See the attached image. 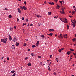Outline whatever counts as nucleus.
<instances>
[{
  "label": "nucleus",
  "instance_id": "obj_1",
  "mask_svg": "<svg viewBox=\"0 0 76 76\" xmlns=\"http://www.w3.org/2000/svg\"><path fill=\"white\" fill-rule=\"evenodd\" d=\"M61 10L62 11H60V13L61 14H65V12H64V8H62Z\"/></svg>",
  "mask_w": 76,
  "mask_h": 76
},
{
  "label": "nucleus",
  "instance_id": "obj_2",
  "mask_svg": "<svg viewBox=\"0 0 76 76\" xmlns=\"http://www.w3.org/2000/svg\"><path fill=\"white\" fill-rule=\"evenodd\" d=\"M1 42H3V43H4V44H6L7 42L4 40V39H2L1 40Z\"/></svg>",
  "mask_w": 76,
  "mask_h": 76
},
{
  "label": "nucleus",
  "instance_id": "obj_3",
  "mask_svg": "<svg viewBox=\"0 0 76 76\" xmlns=\"http://www.w3.org/2000/svg\"><path fill=\"white\" fill-rule=\"evenodd\" d=\"M17 10L18 12H19V13L20 14L22 13V12L21 11V10L20 9V8H18L17 9Z\"/></svg>",
  "mask_w": 76,
  "mask_h": 76
},
{
  "label": "nucleus",
  "instance_id": "obj_4",
  "mask_svg": "<svg viewBox=\"0 0 76 76\" xmlns=\"http://www.w3.org/2000/svg\"><path fill=\"white\" fill-rule=\"evenodd\" d=\"M39 26H41V25H43V23H42L41 22H40L38 23Z\"/></svg>",
  "mask_w": 76,
  "mask_h": 76
},
{
  "label": "nucleus",
  "instance_id": "obj_5",
  "mask_svg": "<svg viewBox=\"0 0 76 76\" xmlns=\"http://www.w3.org/2000/svg\"><path fill=\"white\" fill-rule=\"evenodd\" d=\"M60 6L59 5H57V6H56V9H60Z\"/></svg>",
  "mask_w": 76,
  "mask_h": 76
},
{
  "label": "nucleus",
  "instance_id": "obj_6",
  "mask_svg": "<svg viewBox=\"0 0 76 76\" xmlns=\"http://www.w3.org/2000/svg\"><path fill=\"white\" fill-rule=\"evenodd\" d=\"M11 48L13 50H15V46L14 45H12L11 47Z\"/></svg>",
  "mask_w": 76,
  "mask_h": 76
},
{
  "label": "nucleus",
  "instance_id": "obj_7",
  "mask_svg": "<svg viewBox=\"0 0 76 76\" xmlns=\"http://www.w3.org/2000/svg\"><path fill=\"white\" fill-rule=\"evenodd\" d=\"M20 9L22 10L23 11V7L22 6H20Z\"/></svg>",
  "mask_w": 76,
  "mask_h": 76
},
{
  "label": "nucleus",
  "instance_id": "obj_8",
  "mask_svg": "<svg viewBox=\"0 0 76 76\" xmlns=\"http://www.w3.org/2000/svg\"><path fill=\"white\" fill-rule=\"evenodd\" d=\"M58 37L61 39H63V36H61V35H60L58 36Z\"/></svg>",
  "mask_w": 76,
  "mask_h": 76
},
{
  "label": "nucleus",
  "instance_id": "obj_9",
  "mask_svg": "<svg viewBox=\"0 0 76 76\" xmlns=\"http://www.w3.org/2000/svg\"><path fill=\"white\" fill-rule=\"evenodd\" d=\"M27 66H29V67H31V62H29L27 64Z\"/></svg>",
  "mask_w": 76,
  "mask_h": 76
},
{
  "label": "nucleus",
  "instance_id": "obj_10",
  "mask_svg": "<svg viewBox=\"0 0 76 76\" xmlns=\"http://www.w3.org/2000/svg\"><path fill=\"white\" fill-rule=\"evenodd\" d=\"M23 9L25 10H27L28 9V8L26 7L25 6H23Z\"/></svg>",
  "mask_w": 76,
  "mask_h": 76
},
{
  "label": "nucleus",
  "instance_id": "obj_11",
  "mask_svg": "<svg viewBox=\"0 0 76 76\" xmlns=\"http://www.w3.org/2000/svg\"><path fill=\"white\" fill-rule=\"evenodd\" d=\"M13 41L14 42H16V41H17V39L16 38L14 37L13 39Z\"/></svg>",
  "mask_w": 76,
  "mask_h": 76
},
{
  "label": "nucleus",
  "instance_id": "obj_12",
  "mask_svg": "<svg viewBox=\"0 0 76 76\" xmlns=\"http://www.w3.org/2000/svg\"><path fill=\"white\" fill-rule=\"evenodd\" d=\"M64 20L65 21L64 22V23H66L67 22V19L65 18Z\"/></svg>",
  "mask_w": 76,
  "mask_h": 76
},
{
  "label": "nucleus",
  "instance_id": "obj_13",
  "mask_svg": "<svg viewBox=\"0 0 76 76\" xmlns=\"http://www.w3.org/2000/svg\"><path fill=\"white\" fill-rule=\"evenodd\" d=\"M40 37H42V38L44 39L45 38V36H44V35H41Z\"/></svg>",
  "mask_w": 76,
  "mask_h": 76
},
{
  "label": "nucleus",
  "instance_id": "obj_14",
  "mask_svg": "<svg viewBox=\"0 0 76 76\" xmlns=\"http://www.w3.org/2000/svg\"><path fill=\"white\" fill-rule=\"evenodd\" d=\"M16 45L17 46H19V43H17L16 42Z\"/></svg>",
  "mask_w": 76,
  "mask_h": 76
},
{
  "label": "nucleus",
  "instance_id": "obj_15",
  "mask_svg": "<svg viewBox=\"0 0 76 76\" xmlns=\"http://www.w3.org/2000/svg\"><path fill=\"white\" fill-rule=\"evenodd\" d=\"M53 33H50V34H48L47 35H50V36H52L53 35Z\"/></svg>",
  "mask_w": 76,
  "mask_h": 76
},
{
  "label": "nucleus",
  "instance_id": "obj_16",
  "mask_svg": "<svg viewBox=\"0 0 76 76\" xmlns=\"http://www.w3.org/2000/svg\"><path fill=\"white\" fill-rule=\"evenodd\" d=\"M65 19V18H62V19L61 20V21H62V22H64V20Z\"/></svg>",
  "mask_w": 76,
  "mask_h": 76
},
{
  "label": "nucleus",
  "instance_id": "obj_17",
  "mask_svg": "<svg viewBox=\"0 0 76 76\" xmlns=\"http://www.w3.org/2000/svg\"><path fill=\"white\" fill-rule=\"evenodd\" d=\"M64 38H67V34H65V36L64 37Z\"/></svg>",
  "mask_w": 76,
  "mask_h": 76
},
{
  "label": "nucleus",
  "instance_id": "obj_18",
  "mask_svg": "<svg viewBox=\"0 0 76 76\" xmlns=\"http://www.w3.org/2000/svg\"><path fill=\"white\" fill-rule=\"evenodd\" d=\"M70 53H71V51H69L67 52V54L68 55H69L70 54Z\"/></svg>",
  "mask_w": 76,
  "mask_h": 76
},
{
  "label": "nucleus",
  "instance_id": "obj_19",
  "mask_svg": "<svg viewBox=\"0 0 76 76\" xmlns=\"http://www.w3.org/2000/svg\"><path fill=\"white\" fill-rule=\"evenodd\" d=\"M72 41H73V42H75V41H76V38H74L72 39Z\"/></svg>",
  "mask_w": 76,
  "mask_h": 76
},
{
  "label": "nucleus",
  "instance_id": "obj_20",
  "mask_svg": "<svg viewBox=\"0 0 76 76\" xmlns=\"http://www.w3.org/2000/svg\"><path fill=\"white\" fill-rule=\"evenodd\" d=\"M48 15H51V12H48Z\"/></svg>",
  "mask_w": 76,
  "mask_h": 76
},
{
  "label": "nucleus",
  "instance_id": "obj_21",
  "mask_svg": "<svg viewBox=\"0 0 76 76\" xmlns=\"http://www.w3.org/2000/svg\"><path fill=\"white\" fill-rule=\"evenodd\" d=\"M15 71L14 70H13V71H11V73H15Z\"/></svg>",
  "mask_w": 76,
  "mask_h": 76
},
{
  "label": "nucleus",
  "instance_id": "obj_22",
  "mask_svg": "<svg viewBox=\"0 0 76 76\" xmlns=\"http://www.w3.org/2000/svg\"><path fill=\"white\" fill-rule=\"evenodd\" d=\"M59 3H61V4H62L63 2H64V1H63V0H62V1H59Z\"/></svg>",
  "mask_w": 76,
  "mask_h": 76
},
{
  "label": "nucleus",
  "instance_id": "obj_23",
  "mask_svg": "<svg viewBox=\"0 0 76 76\" xmlns=\"http://www.w3.org/2000/svg\"><path fill=\"white\" fill-rule=\"evenodd\" d=\"M66 27L67 29H69V26L68 25H67Z\"/></svg>",
  "mask_w": 76,
  "mask_h": 76
},
{
  "label": "nucleus",
  "instance_id": "obj_24",
  "mask_svg": "<svg viewBox=\"0 0 76 76\" xmlns=\"http://www.w3.org/2000/svg\"><path fill=\"white\" fill-rule=\"evenodd\" d=\"M56 58V60L57 61V62H58V58Z\"/></svg>",
  "mask_w": 76,
  "mask_h": 76
},
{
  "label": "nucleus",
  "instance_id": "obj_25",
  "mask_svg": "<svg viewBox=\"0 0 76 76\" xmlns=\"http://www.w3.org/2000/svg\"><path fill=\"white\" fill-rule=\"evenodd\" d=\"M48 69L49 70H50V71H51V70H50V69H50V66H48Z\"/></svg>",
  "mask_w": 76,
  "mask_h": 76
},
{
  "label": "nucleus",
  "instance_id": "obj_26",
  "mask_svg": "<svg viewBox=\"0 0 76 76\" xmlns=\"http://www.w3.org/2000/svg\"><path fill=\"white\" fill-rule=\"evenodd\" d=\"M70 50L71 51H74V50L72 49H70Z\"/></svg>",
  "mask_w": 76,
  "mask_h": 76
},
{
  "label": "nucleus",
  "instance_id": "obj_27",
  "mask_svg": "<svg viewBox=\"0 0 76 76\" xmlns=\"http://www.w3.org/2000/svg\"><path fill=\"white\" fill-rule=\"evenodd\" d=\"M35 47H36V46L34 45H33L32 46V48H35Z\"/></svg>",
  "mask_w": 76,
  "mask_h": 76
},
{
  "label": "nucleus",
  "instance_id": "obj_28",
  "mask_svg": "<svg viewBox=\"0 0 76 76\" xmlns=\"http://www.w3.org/2000/svg\"><path fill=\"white\" fill-rule=\"evenodd\" d=\"M71 25L73 26V28L75 27V23L74 24H71Z\"/></svg>",
  "mask_w": 76,
  "mask_h": 76
},
{
  "label": "nucleus",
  "instance_id": "obj_29",
  "mask_svg": "<svg viewBox=\"0 0 76 76\" xmlns=\"http://www.w3.org/2000/svg\"><path fill=\"white\" fill-rule=\"evenodd\" d=\"M16 76V73H14V74L12 75L11 76Z\"/></svg>",
  "mask_w": 76,
  "mask_h": 76
},
{
  "label": "nucleus",
  "instance_id": "obj_30",
  "mask_svg": "<svg viewBox=\"0 0 76 76\" xmlns=\"http://www.w3.org/2000/svg\"><path fill=\"white\" fill-rule=\"evenodd\" d=\"M8 17L9 18H12V15H10L8 16Z\"/></svg>",
  "mask_w": 76,
  "mask_h": 76
},
{
  "label": "nucleus",
  "instance_id": "obj_31",
  "mask_svg": "<svg viewBox=\"0 0 76 76\" xmlns=\"http://www.w3.org/2000/svg\"><path fill=\"white\" fill-rule=\"evenodd\" d=\"M13 27H10V31H12L13 30Z\"/></svg>",
  "mask_w": 76,
  "mask_h": 76
},
{
  "label": "nucleus",
  "instance_id": "obj_32",
  "mask_svg": "<svg viewBox=\"0 0 76 76\" xmlns=\"http://www.w3.org/2000/svg\"><path fill=\"white\" fill-rule=\"evenodd\" d=\"M26 23H23V26H24V25H26Z\"/></svg>",
  "mask_w": 76,
  "mask_h": 76
},
{
  "label": "nucleus",
  "instance_id": "obj_33",
  "mask_svg": "<svg viewBox=\"0 0 76 76\" xmlns=\"http://www.w3.org/2000/svg\"><path fill=\"white\" fill-rule=\"evenodd\" d=\"M51 5H53V6L54 4V2H52L51 3V4H50Z\"/></svg>",
  "mask_w": 76,
  "mask_h": 76
},
{
  "label": "nucleus",
  "instance_id": "obj_34",
  "mask_svg": "<svg viewBox=\"0 0 76 76\" xmlns=\"http://www.w3.org/2000/svg\"><path fill=\"white\" fill-rule=\"evenodd\" d=\"M36 44H37L39 45V41H37Z\"/></svg>",
  "mask_w": 76,
  "mask_h": 76
},
{
  "label": "nucleus",
  "instance_id": "obj_35",
  "mask_svg": "<svg viewBox=\"0 0 76 76\" xmlns=\"http://www.w3.org/2000/svg\"><path fill=\"white\" fill-rule=\"evenodd\" d=\"M4 40H5V41H7V38H5Z\"/></svg>",
  "mask_w": 76,
  "mask_h": 76
},
{
  "label": "nucleus",
  "instance_id": "obj_36",
  "mask_svg": "<svg viewBox=\"0 0 76 76\" xmlns=\"http://www.w3.org/2000/svg\"><path fill=\"white\" fill-rule=\"evenodd\" d=\"M31 55H32V57L34 56V53H31Z\"/></svg>",
  "mask_w": 76,
  "mask_h": 76
},
{
  "label": "nucleus",
  "instance_id": "obj_37",
  "mask_svg": "<svg viewBox=\"0 0 76 76\" xmlns=\"http://www.w3.org/2000/svg\"><path fill=\"white\" fill-rule=\"evenodd\" d=\"M27 45V44L26 43H24V44L23 45V46H26Z\"/></svg>",
  "mask_w": 76,
  "mask_h": 76
},
{
  "label": "nucleus",
  "instance_id": "obj_38",
  "mask_svg": "<svg viewBox=\"0 0 76 76\" xmlns=\"http://www.w3.org/2000/svg\"><path fill=\"white\" fill-rule=\"evenodd\" d=\"M37 17H38V18H39V17H41V16H40V15H37Z\"/></svg>",
  "mask_w": 76,
  "mask_h": 76
},
{
  "label": "nucleus",
  "instance_id": "obj_39",
  "mask_svg": "<svg viewBox=\"0 0 76 76\" xmlns=\"http://www.w3.org/2000/svg\"><path fill=\"white\" fill-rule=\"evenodd\" d=\"M61 51H62V50H61V49H59V53H61Z\"/></svg>",
  "mask_w": 76,
  "mask_h": 76
},
{
  "label": "nucleus",
  "instance_id": "obj_40",
  "mask_svg": "<svg viewBox=\"0 0 76 76\" xmlns=\"http://www.w3.org/2000/svg\"><path fill=\"white\" fill-rule=\"evenodd\" d=\"M75 12V11H73L72 12V15H73V14H74Z\"/></svg>",
  "mask_w": 76,
  "mask_h": 76
},
{
  "label": "nucleus",
  "instance_id": "obj_41",
  "mask_svg": "<svg viewBox=\"0 0 76 76\" xmlns=\"http://www.w3.org/2000/svg\"><path fill=\"white\" fill-rule=\"evenodd\" d=\"M9 38H10V40L11 41V40H12V38L11 37H9Z\"/></svg>",
  "mask_w": 76,
  "mask_h": 76
},
{
  "label": "nucleus",
  "instance_id": "obj_42",
  "mask_svg": "<svg viewBox=\"0 0 76 76\" xmlns=\"http://www.w3.org/2000/svg\"><path fill=\"white\" fill-rule=\"evenodd\" d=\"M17 22H19V18H17Z\"/></svg>",
  "mask_w": 76,
  "mask_h": 76
},
{
  "label": "nucleus",
  "instance_id": "obj_43",
  "mask_svg": "<svg viewBox=\"0 0 76 76\" xmlns=\"http://www.w3.org/2000/svg\"><path fill=\"white\" fill-rule=\"evenodd\" d=\"M7 60H9V58L7 57Z\"/></svg>",
  "mask_w": 76,
  "mask_h": 76
},
{
  "label": "nucleus",
  "instance_id": "obj_44",
  "mask_svg": "<svg viewBox=\"0 0 76 76\" xmlns=\"http://www.w3.org/2000/svg\"><path fill=\"white\" fill-rule=\"evenodd\" d=\"M22 20H24V17H23L22 18Z\"/></svg>",
  "mask_w": 76,
  "mask_h": 76
},
{
  "label": "nucleus",
  "instance_id": "obj_45",
  "mask_svg": "<svg viewBox=\"0 0 76 76\" xmlns=\"http://www.w3.org/2000/svg\"><path fill=\"white\" fill-rule=\"evenodd\" d=\"M4 58V57L3 56L2 58H1V60H3V58Z\"/></svg>",
  "mask_w": 76,
  "mask_h": 76
},
{
  "label": "nucleus",
  "instance_id": "obj_46",
  "mask_svg": "<svg viewBox=\"0 0 76 76\" xmlns=\"http://www.w3.org/2000/svg\"><path fill=\"white\" fill-rule=\"evenodd\" d=\"M49 32H51V31H52V29H50L49 30Z\"/></svg>",
  "mask_w": 76,
  "mask_h": 76
},
{
  "label": "nucleus",
  "instance_id": "obj_47",
  "mask_svg": "<svg viewBox=\"0 0 76 76\" xmlns=\"http://www.w3.org/2000/svg\"><path fill=\"white\" fill-rule=\"evenodd\" d=\"M24 4H25V5H26V1H24Z\"/></svg>",
  "mask_w": 76,
  "mask_h": 76
},
{
  "label": "nucleus",
  "instance_id": "obj_48",
  "mask_svg": "<svg viewBox=\"0 0 76 76\" xmlns=\"http://www.w3.org/2000/svg\"><path fill=\"white\" fill-rule=\"evenodd\" d=\"M52 57H53V55H50V58H51Z\"/></svg>",
  "mask_w": 76,
  "mask_h": 76
},
{
  "label": "nucleus",
  "instance_id": "obj_49",
  "mask_svg": "<svg viewBox=\"0 0 76 76\" xmlns=\"http://www.w3.org/2000/svg\"><path fill=\"white\" fill-rule=\"evenodd\" d=\"M28 57H26L25 58V60H28Z\"/></svg>",
  "mask_w": 76,
  "mask_h": 76
},
{
  "label": "nucleus",
  "instance_id": "obj_50",
  "mask_svg": "<svg viewBox=\"0 0 76 76\" xmlns=\"http://www.w3.org/2000/svg\"><path fill=\"white\" fill-rule=\"evenodd\" d=\"M38 45H39L38 44H37V43L36 44V46H37V47H38Z\"/></svg>",
  "mask_w": 76,
  "mask_h": 76
},
{
  "label": "nucleus",
  "instance_id": "obj_51",
  "mask_svg": "<svg viewBox=\"0 0 76 76\" xmlns=\"http://www.w3.org/2000/svg\"><path fill=\"white\" fill-rule=\"evenodd\" d=\"M54 18H55V19H57V17H56V16H55L54 17Z\"/></svg>",
  "mask_w": 76,
  "mask_h": 76
},
{
  "label": "nucleus",
  "instance_id": "obj_52",
  "mask_svg": "<svg viewBox=\"0 0 76 76\" xmlns=\"http://www.w3.org/2000/svg\"><path fill=\"white\" fill-rule=\"evenodd\" d=\"M38 58H41V56H38Z\"/></svg>",
  "mask_w": 76,
  "mask_h": 76
},
{
  "label": "nucleus",
  "instance_id": "obj_53",
  "mask_svg": "<svg viewBox=\"0 0 76 76\" xmlns=\"http://www.w3.org/2000/svg\"><path fill=\"white\" fill-rule=\"evenodd\" d=\"M40 64H41L42 66H43L42 64V62H41L40 63Z\"/></svg>",
  "mask_w": 76,
  "mask_h": 76
},
{
  "label": "nucleus",
  "instance_id": "obj_54",
  "mask_svg": "<svg viewBox=\"0 0 76 76\" xmlns=\"http://www.w3.org/2000/svg\"><path fill=\"white\" fill-rule=\"evenodd\" d=\"M54 1H55L56 2V3H57L58 0H55Z\"/></svg>",
  "mask_w": 76,
  "mask_h": 76
},
{
  "label": "nucleus",
  "instance_id": "obj_55",
  "mask_svg": "<svg viewBox=\"0 0 76 76\" xmlns=\"http://www.w3.org/2000/svg\"><path fill=\"white\" fill-rule=\"evenodd\" d=\"M4 10H7V8H5L4 9Z\"/></svg>",
  "mask_w": 76,
  "mask_h": 76
},
{
  "label": "nucleus",
  "instance_id": "obj_56",
  "mask_svg": "<svg viewBox=\"0 0 76 76\" xmlns=\"http://www.w3.org/2000/svg\"><path fill=\"white\" fill-rule=\"evenodd\" d=\"M73 7L74 9H75V8H76V7H75V6H73Z\"/></svg>",
  "mask_w": 76,
  "mask_h": 76
},
{
  "label": "nucleus",
  "instance_id": "obj_57",
  "mask_svg": "<svg viewBox=\"0 0 76 76\" xmlns=\"http://www.w3.org/2000/svg\"><path fill=\"white\" fill-rule=\"evenodd\" d=\"M28 27H29V23H28L27 25Z\"/></svg>",
  "mask_w": 76,
  "mask_h": 76
},
{
  "label": "nucleus",
  "instance_id": "obj_58",
  "mask_svg": "<svg viewBox=\"0 0 76 76\" xmlns=\"http://www.w3.org/2000/svg\"><path fill=\"white\" fill-rule=\"evenodd\" d=\"M8 36H9V38H10V37H11V36H10V34H9Z\"/></svg>",
  "mask_w": 76,
  "mask_h": 76
},
{
  "label": "nucleus",
  "instance_id": "obj_59",
  "mask_svg": "<svg viewBox=\"0 0 76 76\" xmlns=\"http://www.w3.org/2000/svg\"><path fill=\"white\" fill-rule=\"evenodd\" d=\"M30 25L31 26H33V24H31Z\"/></svg>",
  "mask_w": 76,
  "mask_h": 76
},
{
  "label": "nucleus",
  "instance_id": "obj_60",
  "mask_svg": "<svg viewBox=\"0 0 76 76\" xmlns=\"http://www.w3.org/2000/svg\"><path fill=\"white\" fill-rule=\"evenodd\" d=\"M28 18L26 19V22H28Z\"/></svg>",
  "mask_w": 76,
  "mask_h": 76
},
{
  "label": "nucleus",
  "instance_id": "obj_61",
  "mask_svg": "<svg viewBox=\"0 0 76 76\" xmlns=\"http://www.w3.org/2000/svg\"><path fill=\"white\" fill-rule=\"evenodd\" d=\"M52 31L53 32V31H54V30L53 29H52Z\"/></svg>",
  "mask_w": 76,
  "mask_h": 76
},
{
  "label": "nucleus",
  "instance_id": "obj_62",
  "mask_svg": "<svg viewBox=\"0 0 76 76\" xmlns=\"http://www.w3.org/2000/svg\"><path fill=\"white\" fill-rule=\"evenodd\" d=\"M64 48H63L61 49V50H64Z\"/></svg>",
  "mask_w": 76,
  "mask_h": 76
},
{
  "label": "nucleus",
  "instance_id": "obj_63",
  "mask_svg": "<svg viewBox=\"0 0 76 76\" xmlns=\"http://www.w3.org/2000/svg\"><path fill=\"white\" fill-rule=\"evenodd\" d=\"M48 3H49V4H51V2H48Z\"/></svg>",
  "mask_w": 76,
  "mask_h": 76
},
{
  "label": "nucleus",
  "instance_id": "obj_64",
  "mask_svg": "<svg viewBox=\"0 0 76 76\" xmlns=\"http://www.w3.org/2000/svg\"><path fill=\"white\" fill-rule=\"evenodd\" d=\"M74 10H75V11H74L75 12H76V8H75V9H74Z\"/></svg>",
  "mask_w": 76,
  "mask_h": 76
}]
</instances>
